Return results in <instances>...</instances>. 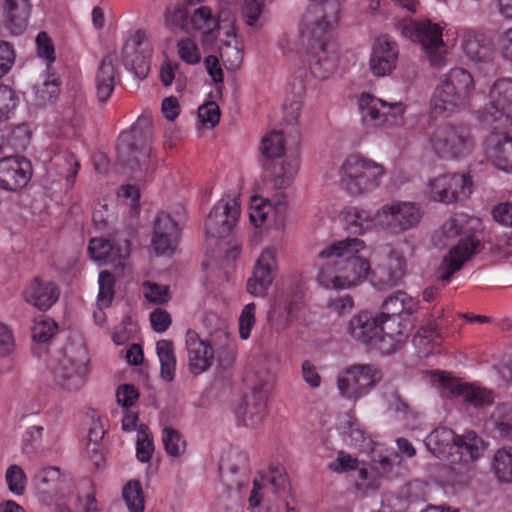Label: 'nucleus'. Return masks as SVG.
Wrapping results in <instances>:
<instances>
[{
  "instance_id": "1",
  "label": "nucleus",
  "mask_w": 512,
  "mask_h": 512,
  "mask_svg": "<svg viewBox=\"0 0 512 512\" xmlns=\"http://www.w3.org/2000/svg\"><path fill=\"white\" fill-rule=\"evenodd\" d=\"M344 0H309L303 15L300 39L306 49L311 73L328 78L337 68L338 54L330 32L337 26Z\"/></svg>"
},
{
  "instance_id": "2",
  "label": "nucleus",
  "mask_w": 512,
  "mask_h": 512,
  "mask_svg": "<svg viewBox=\"0 0 512 512\" xmlns=\"http://www.w3.org/2000/svg\"><path fill=\"white\" fill-rule=\"evenodd\" d=\"M364 242L347 238L326 247L318 254V281L325 288L344 289L357 285L371 270L369 261L359 255Z\"/></svg>"
},
{
  "instance_id": "3",
  "label": "nucleus",
  "mask_w": 512,
  "mask_h": 512,
  "mask_svg": "<svg viewBox=\"0 0 512 512\" xmlns=\"http://www.w3.org/2000/svg\"><path fill=\"white\" fill-rule=\"evenodd\" d=\"M475 83L469 71L455 67L445 74L431 98V108L436 115L449 116L465 109L473 92Z\"/></svg>"
},
{
  "instance_id": "4",
  "label": "nucleus",
  "mask_w": 512,
  "mask_h": 512,
  "mask_svg": "<svg viewBox=\"0 0 512 512\" xmlns=\"http://www.w3.org/2000/svg\"><path fill=\"white\" fill-rule=\"evenodd\" d=\"M153 125L150 119L140 117L117 141L118 161L135 172L146 165L151 152Z\"/></svg>"
},
{
  "instance_id": "5",
  "label": "nucleus",
  "mask_w": 512,
  "mask_h": 512,
  "mask_svg": "<svg viewBox=\"0 0 512 512\" xmlns=\"http://www.w3.org/2000/svg\"><path fill=\"white\" fill-rule=\"evenodd\" d=\"M384 167L360 155H350L341 166V185L352 196L372 192L380 186Z\"/></svg>"
},
{
  "instance_id": "6",
  "label": "nucleus",
  "mask_w": 512,
  "mask_h": 512,
  "mask_svg": "<svg viewBox=\"0 0 512 512\" xmlns=\"http://www.w3.org/2000/svg\"><path fill=\"white\" fill-rule=\"evenodd\" d=\"M89 356L83 342H70L63 349V355L52 369L56 383L69 392L80 390L89 372Z\"/></svg>"
},
{
  "instance_id": "7",
  "label": "nucleus",
  "mask_w": 512,
  "mask_h": 512,
  "mask_svg": "<svg viewBox=\"0 0 512 512\" xmlns=\"http://www.w3.org/2000/svg\"><path fill=\"white\" fill-rule=\"evenodd\" d=\"M431 146L442 159H458L470 154L475 141L468 125L445 124L431 135Z\"/></svg>"
},
{
  "instance_id": "8",
  "label": "nucleus",
  "mask_w": 512,
  "mask_h": 512,
  "mask_svg": "<svg viewBox=\"0 0 512 512\" xmlns=\"http://www.w3.org/2000/svg\"><path fill=\"white\" fill-rule=\"evenodd\" d=\"M490 102L477 112L486 128L507 129L512 125V79L497 80L489 93Z\"/></svg>"
},
{
  "instance_id": "9",
  "label": "nucleus",
  "mask_w": 512,
  "mask_h": 512,
  "mask_svg": "<svg viewBox=\"0 0 512 512\" xmlns=\"http://www.w3.org/2000/svg\"><path fill=\"white\" fill-rule=\"evenodd\" d=\"M422 216L423 212L418 203L393 201L378 210V225L398 234L417 227Z\"/></svg>"
},
{
  "instance_id": "10",
  "label": "nucleus",
  "mask_w": 512,
  "mask_h": 512,
  "mask_svg": "<svg viewBox=\"0 0 512 512\" xmlns=\"http://www.w3.org/2000/svg\"><path fill=\"white\" fill-rule=\"evenodd\" d=\"M240 215V201L236 193L227 194L212 208L205 221L206 234L212 238L229 236Z\"/></svg>"
},
{
  "instance_id": "11",
  "label": "nucleus",
  "mask_w": 512,
  "mask_h": 512,
  "mask_svg": "<svg viewBox=\"0 0 512 512\" xmlns=\"http://www.w3.org/2000/svg\"><path fill=\"white\" fill-rule=\"evenodd\" d=\"M382 379L381 371L372 364H357L347 368L338 378L337 386L342 396L358 399L367 394Z\"/></svg>"
},
{
  "instance_id": "12",
  "label": "nucleus",
  "mask_w": 512,
  "mask_h": 512,
  "mask_svg": "<svg viewBox=\"0 0 512 512\" xmlns=\"http://www.w3.org/2000/svg\"><path fill=\"white\" fill-rule=\"evenodd\" d=\"M402 33L413 42L419 43L427 52L430 62L438 66L443 57L440 49L443 48L442 28L428 20L411 21L403 26Z\"/></svg>"
},
{
  "instance_id": "13",
  "label": "nucleus",
  "mask_w": 512,
  "mask_h": 512,
  "mask_svg": "<svg viewBox=\"0 0 512 512\" xmlns=\"http://www.w3.org/2000/svg\"><path fill=\"white\" fill-rule=\"evenodd\" d=\"M472 192V180L466 174H445L429 183V193L433 200L452 203L466 199Z\"/></svg>"
},
{
  "instance_id": "14",
  "label": "nucleus",
  "mask_w": 512,
  "mask_h": 512,
  "mask_svg": "<svg viewBox=\"0 0 512 512\" xmlns=\"http://www.w3.org/2000/svg\"><path fill=\"white\" fill-rule=\"evenodd\" d=\"M145 34L137 31L122 48V62L136 78L143 80L150 71L151 50L144 43Z\"/></svg>"
},
{
  "instance_id": "15",
  "label": "nucleus",
  "mask_w": 512,
  "mask_h": 512,
  "mask_svg": "<svg viewBox=\"0 0 512 512\" xmlns=\"http://www.w3.org/2000/svg\"><path fill=\"white\" fill-rule=\"evenodd\" d=\"M481 242L471 234H465L458 244L452 247L437 269V279L449 281L452 275L461 269L463 264L479 251Z\"/></svg>"
},
{
  "instance_id": "16",
  "label": "nucleus",
  "mask_w": 512,
  "mask_h": 512,
  "mask_svg": "<svg viewBox=\"0 0 512 512\" xmlns=\"http://www.w3.org/2000/svg\"><path fill=\"white\" fill-rule=\"evenodd\" d=\"M32 176L31 162L22 156H8L0 159V187L17 191L25 187Z\"/></svg>"
},
{
  "instance_id": "17",
  "label": "nucleus",
  "mask_w": 512,
  "mask_h": 512,
  "mask_svg": "<svg viewBox=\"0 0 512 512\" xmlns=\"http://www.w3.org/2000/svg\"><path fill=\"white\" fill-rule=\"evenodd\" d=\"M435 380L453 396H459L474 408L489 406L494 401L493 392L482 387L458 382L443 372L435 374Z\"/></svg>"
},
{
  "instance_id": "18",
  "label": "nucleus",
  "mask_w": 512,
  "mask_h": 512,
  "mask_svg": "<svg viewBox=\"0 0 512 512\" xmlns=\"http://www.w3.org/2000/svg\"><path fill=\"white\" fill-rule=\"evenodd\" d=\"M180 228L178 223L165 212L158 213L154 221L152 246L157 255H171L174 253Z\"/></svg>"
},
{
  "instance_id": "19",
  "label": "nucleus",
  "mask_w": 512,
  "mask_h": 512,
  "mask_svg": "<svg viewBox=\"0 0 512 512\" xmlns=\"http://www.w3.org/2000/svg\"><path fill=\"white\" fill-rule=\"evenodd\" d=\"M269 391V377L261 378L259 383L253 384L251 393L245 398V407L242 413L243 423L247 427H257L267 414V396Z\"/></svg>"
},
{
  "instance_id": "20",
  "label": "nucleus",
  "mask_w": 512,
  "mask_h": 512,
  "mask_svg": "<svg viewBox=\"0 0 512 512\" xmlns=\"http://www.w3.org/2000/svg\"><path fill=\"white\" fill-rule=\"evenodd\" d=\"M399 50L396 42L387 35L376 38L370 57V70L377 76L389 75L395 68L398 60Z\"/></svg>"
},
{
  "instance_id": "21",
  "label": "nucleus",
  "mask_w": 512,
  "mask_h": 512,
  "mask_svg": "<svg viewBox=\"0 0 512 512\" xmlns=\"http://www.w3.org/2000/svg\"><path fill=\"white\" fill-rule=\"evenodd\" d=\"M491 133L485 140L487 158L500 170L512 172V137L504 130L489 128Z\"/></svg>"
},
{
  "instance_id": "22",
  "label": "nucleus",
  "mask_w": 512,
  "mask_h": 512,
  "mask_svg": "<svg viewBox=\"0 0 512 512\" xmlns=\"http://www.w3.org/2000/svg\"><path fill=\"white\" fill-rule=\"evenodd\" d=\"M381 334L378 339V351L392 354L402 347L409 336L408 324H403L400 317L380 315Z\"/></svg>"
},
{
  "instance_id": "23",
  "label": "nucleus",
  "mask_w": 512,
  "mask_h": 512,
  "mask_svg": "<svg viewBox=\"0 0 512 512\" xmlns=\"http://www.w3.org/2000/svg\"><path fill=\"white\" fill-rule=\"evenodd\" d=\"M186 347L189 370L193 375H199L211 367L214 360V349L209 341L200 339L195 331L188 330Z\"/></svg>"
},
{
  "instance_id": "24",
  "label": "nucleus",
  "mask_w": 512,
  "mask_h": 512,
  "mask_svg": "<svg viewBox=\"0 0 512 512\" xmlns=\"http://www.w3.org/2000/svg\"><path fill=\"white\" fill-rule=\"evenodd\" d=\"M405 268V258L398 252L392 251L388 255L386 263L377 266L371 272V282L380 290L392 288L404 277Z\"/></svg>"
},
{
  "instance_id": "25",
  "label": "nucleus",
  "mask_w": 512,
  "mask_h": 512,
  "mask_svg": "<svg viewBox=\"0 0 512 512\" xmlns=\"http://www.w3.org/2000/svg\"><path fill=\"white\" fill-rule=\"evenodd\" d=\"M275 250L268 248L262 252L254 267L253 275L247 281V291L255 297H264L273 282L272 272Z\"/></svg>"
},
{
  "instance_id": "26",
  "label": "nucleus",
  "mask_w": 512,
  "mask_h": 512,
  "mask_svg": "<svg viewBox=\"0 0 512 512\" xmlns=\"http://www.w3.org/2000/svg\"><path fill=\"white\" fill-rule=\"evenodd\" d=\"M484 449V441L474 431L457 436L452 448L449 464L454 470H457L456 466L458 465L467 468L481 455Z\"/></svg>"
},
{
  "instance_id": "27",
  "label": "nucleus",
  "mask_w": 512,
  "mask_h": 512,
  "mask_svg": "<svg viewBox=\"0 0 512 512\" xmlns=\"http://www.w3.org/2000/svg\"><path fill=\"white\" fill-rule=\"evenodd\" d=\"M348 332L356 341L378 350L377 341L381 334L380 316H373L368 312L355 315L349 321Z\"/></svg>"
},
{
  "instance_id": "28",
  "label": "nucleus",
  "mask_w": 512,
  "mask_h": 512,
  "mask_svg": "<svg viewBox=\"0 0 512 512\" xmlns=\"http://www.w3.org/2000/svg\"><path fill=\"white\" fill-rule=\"evenodd\" d=\"M248 461L246 453L232 451L225 458H222L219 464L222 480L227 486L228 496L232 497L235 502H238L240 499L239 493L244 480H230V476L238 472H246Z\"/></svg>"
},
{
  "instance_id": "29",
  "label": "nucleus",
  "mask_w": 512,
  "mask_h": 512,
  "mask_svg": "<svg viewBox=\"0 0 512 512\" xmlns=\"http://www.w3.org/2000/svg\"><path fill=\"white\" fill-rule=\"evenodd\" d=\"M30 0H5L3 4L4 27L12 35H21L28 26L31 13Z\"/></svg>"
},
{
  "instance_id": "30",
  "label": "nucleus",
  "mask_w": 512,
  "mask_h": 512,
  "mask_svg": "<svg viewBox=\"0 0 512 512\" xmlns=\"http://www.w3.org/2000/svg\"><path fill=\"white\" fill-rule=\"evenodd\" d=\"M25 301L41 311L49 309L59 298V290L53 282H43L36 277L23 292Z\"/></svg>"
},
{
  "instance_id": "31",
  "label": "nucleus",
  "mask_w": 512,
  "mask_h": 512,
  "mask_svg": "<svg viewBox=\"0 0 512 512\" xmlns=\"http://www.w3.org/2000/svg\"><path fill=\"white\" fill-rule=\"evenodd\" d=\"M192 29L202 32V45H212L217 39L220 29L219 20L208 6H200L190 15Z\"/></svg>"
},
{
  "instance_id": "32",
  "label": "nucleus",
  "mask_w": 512,
  "mask_h": 512,
  "mask_svg": "<svg viewBox=\"0 0 512 512\" xmlns=\"http://www.w3.org/2000/svg\"><path fill=\"white\" fill-rule=\"evenodd\" d=\"M456 439L457 435L452 429L438 427L427 436L425 443L433 455L449 463Z\"/></svg>"
},
{
  "instance_id": "33",
  "label": "nucleus",
  "mask_w": 512,
  "mask_h": 512,
  "mask_svg": "<svg viewBox=\"0 0 512 512\" xmlns=\"http://www.w3.org/2000/svg\"><path fill=\"white\" fill-rule=\"evenodd\" d=\"M114 59L112 54L104 56L96 72V95L100 102H106L114 91L116 77Z\"/></svg>"
},
{
  "instance_id": "34",
  "label": "nucleus",
  "mask_w": 512,
  "mask_h": 512,
  "mask_svg": "<svg viewBox=\"0 0 512 512\" xmlns=\"http://www.w3.org/2000/svg\"><path fill=\"white\" fill-rule=\"evenodd\" d=\"M462 50L464 54L475 63L491 60L492 49L483 34L467 31L463 35Z\"/></svg>"
},
{
  "instance_id": "35",
  "label": "nucleus",
  "mask_w": 512,
  "mask_h": 512,
  "mask_svg": "<svg viewBox=\"0 0 512 512\" xmlns=\"http://www.w3.org/2000/svg\"><path fill=\"white\" fill-rule=\"evenodd\" d=\"M346 228L348 231L354 234H361L374 223L378 224V211L373 213L371 211L353 207L345 213Z\"/></svg>"
},
{
  "instance_id": "36",
  "label": "nucleus",
  "mask_w": 512,
  "mask_h": 512,
  "mask_svg": "<svg viewBox=\"0 0 512 512\" xmlns=\"http://www.w3.org/2000/svg\"><path fill=\"white\" fill-rule=\"evenodd\" d=\"M156 353L160 362L161 378L167 382L173 381L176 370L174 344L171 340L162 339L156 343Z\"/></svg>"
},
{
  "instance_id": "37",
  "label": "nucleus",
  "mask_w": 512,
  "mask_h": 512,
  "mask_svg": "<svg viewBox=\"0 0 512 512\" xmlns=\"http://www.w3.org/2000/svg\"><path fill=\"white\" fill-rule=\"evenodd\" d=\"M382 309V316L400 317L402 313L412 314L416 310V302L406 292L399 290L384 300Z\"/></svg>"
},
{
  "instance_id": "38",
  "label": "nucleus",
  "mask_w": 512,
  "mask_h": 512,
  "mask_svg": "<svg viewBox=\"0 0 512 512\" xmlns=\"http://www.w3.org/2000/svg\"><path fill=\"white\" fill-rule=\"evenodd\" d=\"M266 208L274 210L278 217V225L283 226L284 213L286 211L285 195L282 193L274 200L265 199L262 200L260 204H256L255 210L250 213V220L256 227L264 222L268 213V211H265Z\"/></svg>"
},
{
  "instance_id": "39",
  "label": "nucleus",
  "mask_w": 512,
  "mask_h": 512,
  "mask_svg": "<svg viewBox=\"0 0 512 512\" xmlns=\"http://www.w3.org/2000/svg\"><path fill=\"white\" fill-rule=\"evenodd\" d=\"M227 38L232 41H225L220 47V58L228 70H236L243 62V51L236 40V33L233 27L226 32Z\"/></svg>"
},
{
  "instance_id": "40",
  "label": "nucleus",
  "mask_w": 512,
  "mask_h": 512,
  "mask_svg": "<svg viewBox=\"0 0 512 512\" xmlns=\"http://www.w3.org/2000/svg\"><path fill=\"white\" fill-rule=\"evenodd\" d=\"M435 336L440 338L439 334H436V325L432 323L422 327L416 333L413 337V344L419 357H428L436 352V347L440 345V342L434 338Z\"/></svg>"
},
{
  "instance_id": "41",
  "label": "nucleus",
  "mask_w": 512,
  "mask_h": 512,
  "mask_svg": "<svg viewBox=\"0 0 512 512\" xmlns=\"http://www.w3.org/2000/svg\"><path fill=\"white\" fill-rule=\"evenodd\" d=\"M491 421L501 438L512 441V405L498 404L491 415Z\"/></svg>"
},
{
  "instance_id": "42",
  "label": "nucleus",
  "mask_w": 512,
  "mask_h": 512,
  "mask_svg": "<svg viewBox=\"0 0 512 512\" xmlns=\"http://www.w3.org/2000/svg\"><path fill=\"white\" fill-rule=\"evenodd\" d=\"M492 469L500 481L512 482V447L499 448L493 457Z\"/></svg>"
},
{
  "instance_id": "43",
  "label": "nucleus",
  "mask_w": 512,
  "mask_h": 512,
  "mask_svg": "<svg viewBox=\"0 0 512 512\" xmlns=\"http://www.w3.org/2000/svg\"><path fill=\"white\" fill-rule=\"evenodd\" d=\"M285 144L283 133L272 130L262 138L260 150L266 159H275L284 154Z\"/></svg>"
},
{
  "instance_id": "44",
  "label": "nucleus",
  "mask_w": 512,
  "mask_h": 512,
  "mask_svg": "<svg viewBox=\"0 0 512 512\" xmlns=\"http://www.w3.org/2000/svg\"><path fill=\"white\" fill-rule=\"evenodd\" d=\"M384 396L388 402L389 409L392 410L398 419L414 418L415 412L410 405L402 398L398 389L394 386H387Z\"/></svg>"
},
{
  "instance_id": "45",
  "label": "nucleus",
  "mask_w": 512,
  "mask_h": 512,
  "mask_svg": "<svg viewBox=\"0 0 512 512\" xmlns=\"http://www.w3.org/2000/svg\"><path fill=\"white\" fill-rule=\"evenodd\" d=\"M165 25L171 29H180L188 32L190 29V14L188 10L181 6L175 5L167 7L165 11Z\"/></svg>"
},
{
  "instance_id": "46",
  "label": "nucleus",
  "mask_w": 512,
  "mask_h": 512,
  "mask_svg": "<svg viewBox=\"0 0 512 512\" xmlns=\"http://www.w3.org/2000/svg\"><path fill=\"white\" fill-rule=\"evenodd\" d=\"M154 451L152 434L147 425L141 424L137 429L136 456L139 461L149 462Z\"/></svg>"
},
{
  "instance_id": "47",
  "label": "nucleus",
  "mask_w": 512,
  "mask_h": 512,
  "mask_svg": "<svg viewBox=\"0 0 512 512\" xmlns=\"http://www.w3.org/2000/svg\"><path fill=\"white\" fill-rule=\"evenodd\" d=\"M57 329L58 325L53 319L40 316L34 321L31 337L35 342L46 343L56 334Z\"/></svg>"
},
{
  "instance_id": "48",
  "label": "nucleus",
  "mask_w": 512,
  "mask_h": 512,
  "mask_svg": "<svg viewBox=\"0 0 512 512\" xmlns=\"http://www.w3.org/2000/svg\"><path fill=\"white\" fill-rule=\"evenodd\" d=\"M123 497L130 512H143L144 497L139 481H129L123 488Z\"/></svg>"
},
{
  "instance_id": "49",
  "label": "nucleus",
  "mask_w": 512,
  "mask_h": 512,
  "mask_svg": "<svg viewBox=\"0 0 512 512\" xmlns=\"http://www.w3.org/2000/svg\"><path fill=\"white\" fill-rule=\"evenodd\" d=\"M162 442L169 456L179 457L184 453L186 443L180 433L172 427H165L162 431Z\"/></svg>"
},
{
  "instance_id": "50",
  "label": "nucleus",
  "mask_w": 512,
  "mask_h": 512,
  "mask_svg": "<svg viewBox=\"0 0 512 512\" xmlns=\"http://www.w3.org/2000/svg\"><path fill=\"white\" fill-rule=\"evenodd\" d=\"M464 216H455L449 218L437 232L438 244L448 245L450 240L455 239L463 233Z\"/></svg>"
},
{
  "instance_id": "51",
  "label": "nucleus",
  "mask_w": 512,
  "mask_h": 512,
  "mask_svg": "<svg viewBox=\"0 0 512 512\" xmlns=\"http://www.w3.org/2000/svg\"><path fill=\"white\" fill-rule=\"evenodd\" d=\"M60 82L57 79L47 80L35 87V105L45 106L52 103L59 95Z\"/></svg>"
},
{
  "instance_id": "52",
  "label": "nucleus",
  "mask_w": 512,
  "mask_h": 512,
  "mask_svg": "<svg viewBox=\"0 0 512 512\" xmlns=\"http://www.w3.org/2000/svg\"><path fill=\"white\" fill-rule=\"evenodd\" d=\"M404 112V106L401 102L395 103H387L386 108H382L381 104H373L366 112L363 114V119L366 120L369 118L372 121H386V117L388 114H391L393 117H397L402 115Z\"/></svg>"
},
{
  "instance_id": "53",
  "label": "nucleus",
  "mask_w": 512,
  "mask_h": 512,
  "mask_svg": "<svg viewBox=\"0 0 512 512\" xmlns=\"http://www.w3.org/2000/svg\"><path fill=\"white\" fill-rule=\"evenodd\" d=\"M31 131L26 124H19L5 133V141L7 145L12 147L15 151L24 150L29 144Z\"/></svg>"
},
{
  "instance_id": "54",
  "label": "nucleus",
  "mask_w": 512,
  "mask_h": 512,
  "mask_svg": "<svg viewBox=\"0 0 512 512\" xmlns=\"http://www.w3.org/2000/svg\"><path fill=\"white\" fill-rule=\"evenodd\" d=\"M298 167L295 163L283 161L280 167L275 168L272 181L276 189H286L289 187L296 175Z\"/></svg>"
},
{
  "instance_id": "55",
  "label": "nucleus",
  "mask_w": 512,
  "mask_h": 512,
  "mask_svg": "<svg viewBox=\"0 0 512 512\" xmlns=\"http://www.w3.org/2000/svg\"><path fill=\"white\" fill-rule=\"evenodd\" d=\"M60 475L58 467H44L35 473L33 481L36 488L45 493L60 479Z\"/></svg>"
},
{
  "instance_id": "56",
  "label": "nucleus",
  "mask_w": 512,
  "mask_h": 512,
  "mask_svg": "<svg viewBox=\"0 0 512 512\" xmlns=\"http://www.w3.org/2000/svg\"><path fill=\"white\" fill-rule=\"evenodd\" d=\"M23 421L27 425L26 431L23 434V449L25 452L33 451L41 442L43 434V426L31 424L30 417L26 416Z\"/></svg>"
},
{
  "instance_id": "57",
  "label": "nucleus",
  "mask_w": 512,
  "mask_h": 512,
  "mask_svg": "<svg viewBox=\"0 0 512 512\" xmlns=\"http://www.w3.org/2000/svg\"><path fill=\"white\" fill-rule=\"evenodd\" d=\"M129 241L125 240L124 245H112L111 251L107 255V259L103 260V263L110 265L115 270L123 271L125 267L126 259L129 256Z\"/></svg>"
},
{
  "instance_id": "58",
  "label": "nucleus",
  "mask_w": 512,
  "mask_h": 512,
  "mask_svg": "<svg viewBox=\"0 0 512 512\" xmlns=\"http://www.w3.org/2000/svg\"><path fill=\"white\" fill-rule=\"evenodd\" d=\"M18 98L14 91L6 85L0 86V123L5 121L9 114L16 108Z\"/></svg>"
},
{
  "instance_id": "59",
  "label": "nucleus",
  "mask_w": 512,
  "mask_h": 512,
  "mask_svg": "<svg viewBox=\"0 0 512 512\" xmlns=\"http://www.w3.org/2000/svg\"><path fill=\"white\" fill-rule=\"evenodd\" d=\"M114 284L115 278L109 271L100 272L98 302L106 306L110 305L114 296Z\"/></svg>"
},
{
  "instance_id": "60",
  "label": "nucleus",
  "mask_w": 512,
  "mask_h": 512,
  "mask_svg": "<svg viewBox=\"0 0 512 512\" xmlns=\"http://www.w3.org/2000/svg\"><path fill=\"white\" fill-rule=\"evenodd\" d=\"M104 429L99 423H94L88 433V452L92 454V458L96 467L100 466L103 456L99 453L98 443L104 436Z\"/></svg>"
},
{
  "instance_id": "61",
  "label": "nucleus",
  "mask_w": 512,
  "mask_h": 512,
  "mask_svg": "<svg viewBox=\"0 0 512 512\" xmlns=\"http://www.w3.org/2000/svg\"><path fill=\"white\" fill-rule=\"evenodd\" d=\"M266 1L262 0H245L242 9L245 23L252 28H259L258 20L262 13V7Z\"/></svg>"
},
{
  "instance_id": "62",
  "label": "nucleus",
  "mask_w": 512,
  "mask_h": 512,
  "mask_svg": "<svg viewBox=\"0 0 512 512\" xmlns=\"http://www.w3.org/2000/svg\"><path fill=\"white\" fill-rule=\"evenodd\" d=\"M178 55L188 64H197L200 54L196 43L191 38H184L177 43Z\"/></svg>"
},
{
  "instance_id": "63",
  "label": "nucleus",
  "mask_w": 512,
  "mask_h": 512,
  "mask_svg": "<svg viewBox=\"0 0 512 512\" xmlns=\"http://www.w3.org/2000/svg\"><path fill=\"white\" fill-rule=\"evenodd\" d=\"M26 476L23 470L17 465H11L6 472V481L9 490L16 494L21 495L25 489Z\"/></svg>"
},
{
  "instance_id": "64",
  "label": "nucleus",
  "mask_w": 512,
  "mask_h": 512,
  "mask_svg": "<svg viewBox=\"0 0 512 512\" xmlns=\"http://www.w3.org/2000/svg\"><path fill=\"white\" fill-rule=\"evenodd\" d=\"M198 117L200 121L211 128L215 127L220 119V108L214 101L204 103L198 108Z\"/></svg>"
}]
</instances>
